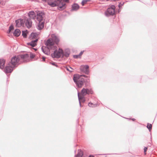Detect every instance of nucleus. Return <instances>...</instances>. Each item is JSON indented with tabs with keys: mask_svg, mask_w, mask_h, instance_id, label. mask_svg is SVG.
Returning <instances> with one entry per match:
<instances>
[{
	"mask_svg": "<svg viewBox=\"0 0 157 157\" xmlns=\"http://www.w3.org/2000/svg\"><path fill=\"white\" fill-rule=\"evenodd\" d=\"M55 44L54 42L53 41L51 38L48 39L45 43L48 49H52L53 48L54 49L56 48L57 47L54 46Z\"/></svg>",
	"mask_w": 157,
	"mask_h": 157,
	"instance_id": "20e7f679",
	"label": "nucleus"
},
{
	"mask_svg": "<svg viewBox=\"0 0 157 157\" xmlns=\"http://www.w3.org/2000/svg\"><path fill=\"white\" fill-rule=\"evenodd\" d=\"M84 72L85 74L87 75L88 74L89 72L88 69L85 70Z\"/></svg>",
	"mask_w": 157,
	"mask_h": 157,
	"instance_id": "2f4dec72",
	"label": "nucleus"
},
{
	"mask_svg": "<svg viewBox=\"0 0 157 157\" xmlns=\"http://www.w3.org/2000/svg\"><path fill=\"white\" fill-rule=\"evenodd\" d=\"M48 5L52 7H54L58 6V2L56 1L52 2L51 1H49L48 2Z\"/></svg>",
	"mask_w": 157,
	"mask_h": 157,
	"instance_id": "ddd939ff",
	"label": "nucleus"
},
{
	"mask_svg": "<svg viewBox=\"0 0 157 157\" xmlns=\"http://www.w3.org/2000/svg\"><path fill=\"white\" fill-rule=\"evenodd\" d=\"M51 39L56 44H58L59 41V38L58 36L54 34H52L51 35Z\"/></svg>",
	"mask_w": 157,
	"mask_h": 157,
	"instance_id": "0eeeda50",
	"label": "nucleus"
},
{
	"mask_svg": "<svg viewBox=\"0 0 157 157\" xmlns=\"http://www.w3.org/2000/svg\"><path fill=\"white\" fill-rule=\"evenodd\" d=\"M43 1H46V0H42Z\"/></svg>",
	"mask_w": 157,
	"mask_h": 157,
	"instance_id": "79ce46f5",
	"label": "nucleus"
},
{
	"mask_svg": "<svg viewBox=\"0 0 157 157\" xmlns=\"http://www.w3.org/2000/svg\"><path fill=\"white\" fill-rule=\"evenodd\" d=\"M39 22L38 24L37 28L39 30L42 29L44 27V21L42 20L41 21H38Z\"/></svg>",
	"mask_w": 157,
	"mask_h": 157,
	"instance_id": "9d476101",
	"label": "nucleus"
},
{
	"mask_svg": "<svg viewBox=\"0 0 157 157\" xmlns=\"http://www.w3.org/2000/svg\"><path fill=\"white\" fill-rule=\"evenodd\" d=\"M82 76L86 78L87 77V76L85 75H74L73 80L77 86L78 88L82 87L84 82V79L82 77Z\"/></svg>",
	"mask_w": 157,
	"mask_h": 157,
	"instance_id": "f03ea898",
	"label": "nucleus"
},
{
	"mask_svg": "<svg viewBox=\"0 0 157 157\" xmlns=\"http://www.w3.org/2000/svg\"><path fill=\"white\" fill-rule=\"evenodd\" d=\"M93 94L94 91L91 88H83L81 91V95L84 96L86 94Z\"/></svg>",
	"mask_w": 157,
	"mask_h": 157,
	"instance_id": "423d86ee",
	"label": "nucleus"
},
{
	"mask_svg": "<svg viewBox=\"0 0 157 157\" xmlns=\"http://www.w3.org/2000/svg\"><path fill=\"white\" fill-rule=\"evenodd\" d=\"M83 155V153L82 150L79 149L78 151V153L75 155V157H82Z\"/></svg>",
	"mask_w": 157,
	"mask_h": 157,
	"instance_id": "aec40b11",
	"label": "nucleus"
},
{
	"mask_svg": "<svg viewBox=\"0 0 157 157\" xmlns=\"http://www.w3.org/2000/svg\"><path fill=\"white\" fill-rule=\"evenodd\" d=\"M83 68L84 69H85V70L88 69L89 68V66L88 65H85L84 66H81L80 67V69L81 71H83V69H82V68Z\"/></svg>",
	"mask_w": 157,
	"mask_h": 157,
	"instance_id": "393cba45",
	"label": "nucleus"
},
{
	"mask_svg": "<svg viewBox=\"0 0 157 157\" xmlns=\"http://www.w3.org/2000/svg\"><path fill=\"white\" fill-rule=\"evenodd\" d=\"M22 35L23 36L24 38H26L27 36V33L26 31H22Z\"/></svg>",
	"mask_w": 157,
	"mask_h": 157,
	"instance_id": "a878e982",
	"label": "nucleus"
},
{
	"mask_svg": "<svg viewBox=\"0 0 157 157\" xmlns=\"http://www.w3.org/2000/svg\"><path fill=\"white\" fill-rule=\"evenodd\" d=\"M116 7L114 5H111L105 12V15L107 17L113 16L115 14Z\"/></svg>",
	"mask_w": 157,
	"mask_h": 157,
	"instance_id": "7ed1b4c3",
	"label": "nucleus"
},
{
	"mask_svg": "<svg viewBox=\"0 0 157 157\" xmlns=\"http://www.w3.org/2000/svg\"><path fill=\"white\" fill-rule=\"evenodd\" d=\"M84 52V51H81L79 54L80 56L81 57V56L83 54V52Z\"/></svg>",
	"mask_w": 157,
	"mask_h": 157,
	"instance_id": "e433bc0d",
	"label": "nucleus"
},
{
	"mask_svg": "<svg viewBox=\"0 0 157 157\" xmlns=\"http://www.w3.org/2000/svg\"><path fill=\"white\" fill-rule=\"evenodd\" d=\"M5 60L3 59H0V68L1 69L4 68L5 67Z\"/></svg>",
	"mask_w": 157,
	"mask_h": 157,
	"instance_id": "a211bd4d",
	"label": "nucleus"
},
{
	"mask_svg": "<svg viewBox=\"0 0 157 157\" xmlns=\"http://www.w3.org/2000/svg\"><path fill=\"white\" fill-rule=\"evenodd\" d=\"M45 58L44 56L42 57V61H44L45 60Z\"/></svg>",
	"mask_w": 157,
	"mask_h": 157,
	"instance_id": "58836bf2",
	"label": "nucleus"
},
{
	"mask_svg": "<svg viewBox=\"0 0 157 157\" xmlns=\"http://www.w3.org/2000/svg\"><path fill=\"white\" fill-rule=\"evenodd\" d=\"M69 67L70 69H70H69L68 67H67L66 68V69L67 70V71H70V72H72V71L73 69L71 67Z\"/></svg>",
	"mask_w": 157,
	"mask_h": 157,
	"instance_id": "cd10ccee",
	"label": "nucleus"
},
{
	"mask_svg": "<svg viewBox=\"0 0 157 157\" xmlns=\"http://www.w3.org/2000/svg\"><path fill=\"white\" fill-rule=\"evenodd\" d=\"M65 5V4H62L61 6H59V7L60 9H62L64 7Z\"/></svg>",
	"mask_w": 157,
	"mask_h": 157,
	"instance_id": "473e14b6",
	"label": "nucleus"
},
{
	"mask_svg": "<svg viewBox=\"0 0 157 157\" xmlns=\"http://www.w3.org/2000/svg\"><path fill=\"white\" fill-rule=\"evenodd\" d=\"M152 125L151 124L147 123V128L148 129L149 131L150 132L152 129Z\"/></svg>",
	"mask_w": 157,
	"mask_h": 157,
	"instance_id": "b1692460",
	"label": "nucleus"
},
{
	"mask_svg": "<svg viewBox=\"0 0 157 157\" xmlns=\"http://www.w3.org/2000/svg\"><path fill=\"white\" fill-rule=\"evenodd\" d=\"M88 0H83L82 2V6H84L85 3H86L87 1Z\"/></svg>",
	"mask_w": 157,
	"mask_h": 157,
	"instance_id": "7c9ffc66",
	"label": "nucleus"
},
{
	"mask_svg": "<svg viewBox=\"0 0 157 157\" xmlns=\"http://www.w3.org/2000/svg\"><path fill=\"white\" fill-rule=\"evenodd\" d=\"M52 65L55 66L56 67H57V65L54 62L50 63Z\"/></svg>",
	"mask_w": 157,
	"mask_h": 157,
	"instance_id": "c9c22d12",
	"label": "nucleus"
},
{
	"mask_svg": "<svg viewBox=\"0 0 157 157\" xmlns=\"http://www.w3.org/2000/svg\"><path fill=\"white\" fill-rule=\"evenodd\" d=\"M36 36V34L34 33H31L29 37L30 39L35 38Z\"/></svg>",
	"mask_w": 157,
	"mask_h": 157,
	"instance_id": "5701e85b",
	"label": "nucleus"
},
{
	"mask_svg": "<svg viewBox=\"0 0 157 157\" xmlns=\"http://www.w3.org/2000/svg\"><path fill=\"white\" fill-rule=\"evenodd\" d=\"M147 147H144V152L145 154H146V152L147 151Z\"/></svg>",
	"mask_w": 157,
	"mask_h": 157,
	"instance_id": "f704fd0d",
	"label": "nucleus"
},
{
	"mask_svg": "<svg viewBox=\"0 0 157 157\" xmlns=\"http://www.w3.org/2000/svg\"><path fill=\"white\" fill-rule=\"evenodd\" d=\"M63 54V50L62 49L59 48L58 51L55 50L54 53L51 54V56L53 58H58L60 57Z\"/></svg>",
	"mask_w": 157,
	"mask_h": 157,
	"instance_id": "39448f33",
	"label": "nucleus"
},
{
	"mask_svg": "<svg viewBox=\"0 0 157 157\" xmlns=\"http://www.w3.org/2000/svg\"><path fill=\"white\" fill-rule=\"evenodd\" d=\"M33 49H34L35 51H36L37 50V48H33Z\"/></svg>",
	"mask_w": 157,
	"mask_h": 157,
	"instance_id": "a19ab883",
	"label": "nucleus"
},
{
	"mask_svg": "<svg viewBox=\"0 0 157 157\" xmlns=\"http://www.w3.org/2000/svg\"><path fill=\"white\" fill-rule=\"evenodd\" d=\"M126 118L127 119H128V120L131 119L133 121H134L135 120V118H132V119H131V118L129 119V118Z\"/></svg>",
	"mask_w": 157,
	"mask_h": 157,
	"instance_id": "4c0bfd02",
	"label": "nucleus"
},
{
	"mask_svg": "<svg viewBox=\"0 0 157 157\" xmlns=\"http://www.w3.org/2000/svg\"><path fill=\"white\" fill-rule=\"evenodd\" d=\"M88 106L90 107H96L97 105V104H94L91 102H89L88 103Z\"/></svg>",
	"mask_w": 157,
	"mask_h": 157,
	"instance_id": "4be33fe9",
	"label": "nucleus"
},
{
	"mask_svg": "<svg viewBox=\"0 0 157 157\" xmlns=\"http://www.w3.org/2000/svg\"><path fill=\"white\" fill-rule=\"evenodd\" d=\"M46 48L45 47L42 46V47L41 48V50L45 54H46L47 55H48L50 54V53L46 51V50H45Z\"/></svg>",
	"mask_w": 157,
	"mask_h": 157,
	"instance_id": "412c9836",
	"label": "nucleus"
},
{
	"mask_svg": "<svg viewBox=\"0 0 157 157\" xmlns=\"http://www.w3.org/2000/svg\"><path fill=\"white\" fill-rule=\"evenodd\" d=\"M37 17L36 19L37 21H41L43 20V16L44 15V13L42 12H39L37 13Z\"/></svg>",
	"mask_w": 157,
	"mask_h": 157,
	"instance_id": "9b49d317",
	"label": "nucleus"
},
{
	"mask_svg": "<svg viewBox=\"0 0 157 157\" xmlns=\"http://www.w3.org/2000/svg\"><path fill=\"white\" fill-rule=\"evenodd\" d=\"M38 39H36L34 40H32L30 42L28 43V45H29L32 47H35L36 45V43L38 41Z\"/></svg>",
	"mask_w": 157,
	"mask_h": 157,
	"instance_id": "f8f14e48",
	"label": "nucleus"
},
{
	"mask_svg": "<svg viewBox=\"0 0 157 157\" xmlns=\"http://www.w3.org/2000/svg\"><path fill=\"white\" fill-rule=\"evenodd\" d=\"M14 29L13 26L12 25H11L9 27L8 32H7L8 33H10L11 30H13Z\"/></svg>",
	"mask_w": 157,
	"mask_h": 157,
	"instance_id": "bb28decb",
	"label": "nucleus"
},
{
	"mask_svg": "<svg viewBox=\"0 0 157 157\" xmlns=\"http://www.w3.org/2000/svg\"><path fill=\"white\" fill-rule=\"evenodd\" d=\"M25 22L24 19H18L15 21L16 26L17 27H20L21 26H23Z\"/></svg>",
	"mask_w": 157,
	"mask_h": 157,
	"instance_id": "6e6552de",
	"label": "nucleus"
},
{
	"mask_svg": "<svg viewBox=\"0 0 157 157\" xmlns=\"http://www.w3.org/2000/svg\"><path fill=\"white\" fill-rule=\"evenodd\" d=\"M35 57V55L33 54H31L30 56V57L31 59L34 58Z\"/></svg>",
	"mask_w": 157,
	"mask_h": 157,
	"instance_id": "72a5a7b5",
	"label": "nucleus"
},
{
	"mask_svg": "<svg viewBox=\"0 0 157 157\" xmlns=\"http://www.w3.org/2000/svg\"><path fill=\"white\" fill-rule=\"evenodd\" d=\"M70 53V52L69 49H66L64 52H63V54H62L63 56H64L66 57H68Z\"/></svg>",
	"mask_w": 157,
	"mask_h": 157,
	"instance_id": "dca6fc26",
	"label": "nucleus"
},
{
	"mask_svg": "<svg viewBox=\"0 0 157 157\" xmlns=\"http://www.w3.org/2000/svg\"><path fill=\"white\" fill-rule=\"evenodd\" d=\"M78 99L79 100V105L80 107L81 106V101H82L83 102H84L85 101V99H84V96H82V95H80L79 93H78Z\"/></svg>",
	"mask_w": 157,
	"mask_h": 157,
	"instance_id": "2eb2a0df",
	"label": "nucleus"
},
{
	"mask_svg": "<svg viewBox=\"0 0 157 157\" xmlns=\"http://www.w3.org/2000/svg\"><path fill=\"white\" fill-rule=\"evenodd\" d=\"M21 33V31L18 29H16L13 33V35L16 36H18Z\"/></svg>",
	"mask_w": 157,
	"mask_h": 157,
	"instance_id": "6ab92c4d",
	"label": "nucleus"
},
{
	"mask_svg": "<svg viewBox=\"0 0 157 157\" xmlns=\"http://www.w3.org/2000/svg\"><path fill=\"white\" fill-rule=\"evenodd\" d=\"M88 157H94V155H90Z\"/></svg>",
	"mask_w": 157,
	"mask_h": 157,
	"instance_id": "ea45409f",
	"label": "nucleus"
},
{
	"mask_svg": "<svg viewBox=\"0 0 157 157\" xmlns=\"http://www.w3.org/2000/svg\"><path fill=\"white\" fill-rule=\"evenodd\" d=\"M28 15L29 18H32L33 19H35V13H34V12L33 11H31L30 12H29L28 13Z\"/></svg>",
	"mask_w": 157,
	"mask_h": 157,
	"instance_id": "f3484780",
	"label": "nucleus"
},
{
	"mask_svg": "<svg viewBox=\"0 0 157 157\" xmlns=\"http://www.w3.org/2000/svg\"><path fill=\"white\" fill-rule=\"evenodd\" d=\"M19 57L21 59H24L26 61L27 59L29 58V55L27 53L25 54L21 55L19 56H15L12 57L9 62L7 66H6L4 69V72L5 73H11L13 70L14 68H15L19 63Z\"/></svg>",
	"mask_w": 157,
	"mask_h": 157,
	"instance_id": "f257e3e1",
	"label": "nucleus"
},
{
	"mask_svg": "<svg viewBox=\"0 0 157 157\" xmlns=\"http://www.w3.org/2000/svg\"><path fill=\"white\" fill-rule=\"evenodd\" d=\"M124 2H120L119 3V4L118 5V7H119V8H120L121 7V6H123L124 4Z\"/></svg>",
	"mask_w": 157,
	"mask_h": 157,
	"instance_id": "c85d7f7f",
	"label": "nucleus"
},
{
	"mask_svg": "<svg viewBox=\"0 0 157 157\" xmlns=\"http://www.w3.org/2000/svg\"><path fill=\"white\" fill-rule=\"evenodd\" d=\"M73 57L75 59H77L78 58H81V57L79 55H73Z\"/></svg>",
	"mask_w": 157,
	"mask_h": 157,
	"instance_id": "c756f323",
	"label": "nucleus"
},
{
	"mask_svg": "<svg viewBox=\"0 0 157 157\" xmlns=\"http://www.w3.org/2000/svg\"><path fill=\"white\" fill-rule=\"evenodd\" d=\"M25 21V25L28 28L31 27L32 25V21L30 18H28L24 20Z\"/></svg>",
	"mask_w": 157,
	"mask_h": 157,
	"instance_id": "1a4fd4ad",
	"label": "nucleus"
},
{
	"mask_svg": "<svg viewBox=\"0 0 157 157\" xmlns=\"http://www.w3.org/2000/svg\"><path fill=\"white\" fill-rule=\"evenodd\" d=\"M79 6L77 4L74 3L72 5L71 11H76L79 8Z\"/></svg>",
	"mask_w": 157,
	"mask_h": 157,
	"instance_id": "4468645a",
	"label": "nucleus"
},
{
	"mask_svg": "<svg viewBox=\"0 0 157 157\" xmlns=\"http://www.w3.org/2000/svg\"><path fill=\"white\" fill-rule=\"evenodd\" d=\"M76 150L75 151V153L76 152Z\"/></svg>",
	"mask_w": 157,
	"mask_h": 157,
	"instance_id": "37998d69",
	"label": "nucleus"
}]
</instances>
